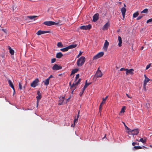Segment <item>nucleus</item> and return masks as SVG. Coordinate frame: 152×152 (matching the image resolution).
Returning <instances> with one entry per match:
<instances>
[{
    "mask_svg": "<svg viewBox=\"0 0 152 152\" xmlns=\"http://www.w3.org/2000/svg\"><path fill=\"white\" fill-rule=\"evenodd\" d=\"M68 50L69 49L67 46L65 48L61 49L60 50L62 52H65L68 51Z\"/></svg>",
    "mask_w": 152,
    "mask_h": 152,
    "instance_id": "obj_26",
    "label": "nucleus"
},
{
    "mask_svg": "<svg viewBox=\"0 0 152 152\" xmlns=\"http://www.w3.org/2000/svg\"><path fill=\"white\" fill-rule=\"evenodd\" d=\"M126 69H125L124 68H122L120 69V70L121 71H126Z\"/></svg>",
    "mask_w": 152,
    "mask_h": 152,
    "instance_id": "obj_48",
    "label": "nucleus"
},
{
    "mask_svg": "<svg viewBox=\"0 0 152 152\" xmlns=\"http://www.w3.org/2000/svg\"><path fill=\"white\" fill-rule=\"evenodd\" d=\"M80 81L81 79H79L77 81L78 82V83H80Z\"/></svg>",
    "mask_w": 152,
    "mask_h": 152,
    "instance_id": "obj_58",
    "label": "nucleus"
},
{
    "mask_svg": "<svg viewBox=\"0 0 152 152\" xmlns=\"http://www.w3.org/2000/svg\"><path fill=\"white\" fill-rule=\"evenodd\" d=\"M91 25L89 24L88 25L82 26L80 27V28L83 30H88L91 29Z\"/></svg>",
    "mask_w": 152,
    "mask_h": 152,
    "instance_id": "obj_5",
    "label": "nucleus"
},
{
    "mask_svg": "<svg viewBox=\"0 0 152 152\" xmlns=\"http://www.w3.org/2000/svg\"><path fill=\"white\" fill-rule=\"evenodd\" d=\"M79 114H80V111H79L78 112V114H77V118L78 119V118L79 116Z\"/></svg>",
    "mask_w": 152,
    "mask_h": 152,
    "instance_id": "obj_51",
    "label": "nucleus"
},
{
    "mask_svg": "<svg viewBox=\"0 0 152 152\" xmlns=\"http://www.w3.org/2000/svg\"><path fill=\"white\" fill-rule=\"evenodd\" d=\"M41 98V94H39L38 95L37 97L36 98L37 99V100H39Z\"/></svg>",
    "mask_w": 152,
    "mask_h": 152,
    "instance_id": "obj_36",
    "label": "nucleus"
},
{
    "mask_svg": "<svg viewBox=\"0 0 152 152\" xmlns=\"http://www.w3.org/2000/svg\"><path fill=\"white\" fill-rule=\"evenodd\" d=\"M77 45L76 44H72L68 46L69 49H72L76 47Z\"/></svg>",
    "mask_w": 152,
    "mask_h": 152,
    "instance_id": "obj_21",
    "label": "nucleus"
},
{
    "mask_svg": "<svg viewBox=\"0 0 152 152\" xmlns=\"http://www.w3.org/2000/svg\"><path fill=\"white\" fill-rule=\"evenodd\" d=\"M126 9L124 7H123L121 9V12L123 16V18H124L125 17V15L126 12Z\"/></svg>",
    "mask_w": 152,
    "mask_h": 152,
    "instance_id": "obj_15",
    "label": "nucleus"
},
{
    "mask_svg": "<svg viewBox=\"0 0 152 152\" xmlns=\"http://www.w3.org/2000/svg\"><path fill=\"white\" fill-rule=\"evenodd\" d=\"M126 74L128 75V73L133 74V71L134 70L133 69H126Z\"/></svg>",
    "mask_w": 152,
    "mask_h": 152,
    "instance_id": "obj_14",
    "label": "nucleus"
},
{
    "mask_svg": "<svg viewBox=\"0 0 152 152\" xmlns=\"http://www.w3.org/2000/svg\"><path fill=\"white\" fill-rule=\"evenodd\" d=\"M152 22V18L148 20L146 22L147 23H148L150 22Z\"/></svg>",
    "mask_w": 152,
    "mask_h": 152,
    "instance_id": "obj_41",
    "label": "nucleus"
},
{
    "mask_svg": "<svg viewBox=\"0 0 152 152\" xmlns=\"http://www.w3.org/2000/svg\"><path fill=\"white\" fill-rule=\"evenodd\" d=\"M58 23H56L55 22L52 21H45L43 23L48 26H51L53 25H57L58 23H61L60 20H59Z\"/></svg>",
    "mask_w": 152,
    "mask_h": 152,
    "instance_id": "obj_2",
    "label": "nucleus"
},
{
    "mask_svg": "<svg viewBox=\"0 0 152 152\" xmlns=\"http://www.w3.org/2000/svg\"><path fill=\"white\" fill-rule=\"evenodd\" d=\"M11 87V88H12V89L13 90V91L15 90V88H14V86H12V87Z\"/></svg>",
    "mask_w": 152,
    "mask_h": 152,
    "instance_id": "obj_56",
    "label": "nucleus"
},
{
    "mask_svg": "<svg viewBox=\"0 0 152 152\" xmlns=\"http://www.w3.org/2000/svg\"><path fill=\"white\" fill-rule=\"evenodd\" d=\"M79 83H78L77 81H76H76H75V83H73L72 86L71 85V83H70L69 84L70 85L71 87L72 88H73L74 87L73 91H72V92H73L74 90H75L76 88L75 86H77Z\"/></svg>",
    "mask_w": 152,
    "mask_h": 152,
    "instance_id": "obj_9",
    "label": "nucleus"
},
{
    "mask_svg": "<svg viewBox=\"0 0 152 152\" xmlns=\"http://www.w3.org/2000/svg\"><path fill=\"white\" fill-rule=\"evenodd\" d=\"M107 97H108V96H107L105 98H103V101H102V102H101V103L102 104L104 103L105 102V101H106V99H107Z\"/></svg>",
    "mask_w": 152,
    "mask_h": 152,
    "instance_id": "obj_34",
    "label": "nucleus"
},
{
    "mask_svg": "<svg viewBox=\"0 0 152 152\" xmlns=\"http://www.w3.org/2000/svg\"><path fill=\"white\" fill-rule=\"evenodd\" d=\"M38 16L36 15L33 16H27V17L30 19L31 20H35L34 18H36Z\"/></svg>",
    "mask_w": 152,
    "mask_h": 152,
    "instance_id": "obj_22",
    "label": "nucleus"
},
{
    "mask_svg": "<svg viewBox=\"0 0 152 152\" xmlns=\"http://www.w3.org/2000/svg\"><path fill=\"white\" fill-rule=\"evenodd\" d=\"M56 59L55 58H53L51 59V63H53L56 61Z\"/></svg>",
    "mask_w": 152,
    "mask_h": 152,
    "instance_id": "obj_40",
    "label": "nucleus"
},
{
    "mask_svg": "<svg viewBox=\"0 0 152 152\" xmlns=\"http://www.w3.org/2000/svg\"><path fill=\"white\" fill-rule=\"evenodd\" d=\"M109 26V24L107 22L103 26L102 29L104 30H107Z\"/></svg>",
    "mask_w": 152,
    "mask_h": 152,
    "instance_id": "obj_17",
    "label": "nucleus"
},
{
    "mask_svg": "<svg viewBox=\"0 0 152 152\" xmlns=\"http://www.w3.org/2000/svg\"><path fill=\"white\" fill-rule=\"evenodd\" d=\"M146 85H144V83H143V88H144V90L145 91L146 90Z\"/></svg>",
    "mask_w": 152,
    "mask_h": 152,
    "instance_id": "obj_49",
    "label": "nucleus"
},
{
    "mask_svg": "<svg viewBox=\"0 0 152 152\" xmlns=\"http://www.w3.org/2000/svg\"><path fill=\"white\" fill-rule=\"evenodd\" d=\"M138 15L139 13L138 12H137L133 14V17L134 18H136L137 16H138Z\"/></svg>",
    "mask_w": 152,
    "mask_h": 152,
    "instance_id": "obj_30",
    "label": "nucleus"
},
{
    "mask_svg": "<svg viewBox=\"0 0 152 152\" xmlns=\"http://www.w3.org/2000/svg\"><path fill=\"white\" fill-rule=\"evenodd\" d=\"M82 52H80V53H79V55H78V56H81V55H82Z\"/></svg>",
    "mask_w": 152,
    "mask_h": 152,
    "instance_id": "obj_54",
    "label": "nucleus"
},
{
    "mask_svg": "<svg viewBox=\"0 0 152 152\" xmlns=\"http://www.w3.org/2000/svg\"><path fill=\"white\" fill-rule=\"evenodd\" d=\"M79 83H78L77 81H76H76H75V83H73L72 86L71 85V83H70L69 84L70 85L71 87L72 88H73L74 87L73 91H72V92H73L74 90H75L76 88L75 86H77Z\"/></svg>",
    "mask_w": 152,
    "mask_h": 152,
    "instance_id": "obj_8",
    "label": "nucleus"
},
{
    "mask_svg": "<svg viewBox=\"0 0 152 152\" xmlns=\"http://www.w3.org/2000/svg\"><path fill=\"white\" fill-rule=\"evenodd\" d=\"M85 89H86V88H85L84 87H83V88L82 90L80 91V93L79 94V95L80 96H81L82 95V94L83 93V92H84V91H85Z\"/></svg>",
    "mask_w": 152,
    "mask_h": 152,
    "instance_id": "obj_27",
    "label": "nucleus"
},
{
    "mask_svg": "<svg viewBox=\"0 0 152 152\" xmlns=\"http://www.w3.org/2000/svg\"><path fill=\"white\" fill-rule=\"evenodd\" d=\"M53 77V76L52 75H51L48 78V79H49L50 80V79L51 78H52V77Z\"/></svg>",
    "mask_w": 152,
    "mask_h": 152,
    "instance_id": "obj_50",
    "label": "nucleus"
},
{
    "mask_svg": "<svg viewBox=\"0 0 152 152\" xmlns=\"http://www.w3.org/2000/svg\"><path fill=\"white\" fill-rule=\"evenodd\" d=\"M79 74H77L76 75V76L75 77V81H76L77 80V79L79 78Z\"/></svg>",
    "mask_w": 152,
    "mask_h": 152,
    "instance_id": "obj_42",
    "label": "nucleus"
},
{
    "mask_svg": "<svg viewBox=\"0 0 152 152\" xmlns=\"http://www.w3.org/2000/svg\"><path fill=\"white\" fill-rule=\"evenodd\" d=\"M150 80V79H149L148 77L146 78L145 79V80L144 82V85H147V83L148 81Z\"/></svg>",
    "mask_w": 152,
    "mask_h": 152,
    "instance_id": "obj_25",
    "label": "nucleus"
},
{
    "mask_svg": "<svg viewBox=\"0 0 152 152\" xmlns=\"http://www.w3.org/2000/svg\"><path fill=\"white\" fill-rule=\"evenodd\" d=\"M132 134L133 135H137L139 133V130L138 129H134L132 130Z\"/></svg>",
    "mask_w": 152,
    "mask_h": 152,
    "instance_id": "obj_16",
    "label": "nucleus"
},
{
    "mask_svg": "<svg viewBox=\"0 0 152 152\" xmlns=\"http://www.w3.org/2000/svg\"><path fill=\"white\" fill-rule=\"evenodd\" d=\"M106 137V134H105V136H104V137L102 139H104V138H105V137Z\"/></svg>",
    "mask_w": 152,
    "mask_h": 152,
    "instance_id": "obj_63",
    "label": "nucleus"
},
{
    "mask_svg": "<svg viewBox=\"0 0 152 152\" xmlns=\"http://www.w3.org/2000/svg\"><path fill=\"white\" fill-rule=\"evenodd\" d=\"M8 83L10 85V86L11 87H12V86H14L12 83L11 81L9 80H8Z\"/></svg>",
    "mask_w": 152,
    "mask_h": 152,
    "instance_id": "obj_31",
    "label": "nucleus"
},
{
    "mask_svg": "<svg viewBox=\"0 0 152 152\" xmlns=\"http://www.w3.org/2000/svg\"><path fill=\"white\" fill-rule=\"evenodd\" d=\"M103 74L100 70H97L95 75L97 77H100L102 76Z\"/></svg>",
    "mask_w": 152,
    "mask_h": 152,
    "instance_id": "obj_10",
    "label": "nucleus"
},
{
    "mask_svg": "<svg viewBox=\"0 0 152 152\" xmlns=\"http://www.w3.org/2000/svg\"><path fill=\"white\" fill-rule=\"evenodd\" d=\"M109 42L107 40H106L105 41V42L104 44L103 48L105 50H107V48L109 45Z\"/></svg>",
    "mask_w": 152,
    "mask_h": 152,
    "instance_id": "obj_12",
    "label": "nucleus"
},
{
    "mask_svg": "<svg viewBox=\"0 0 152 152\" xmlns=\"http://www.w3.org/2000/svg\"><path fill=\"white\" fill-rule=\"evenodd\" d=\"M118 45L119 47L121 46V44L122 43V39L120 36H118Z\"/></svg>",
    "mask_w": 152,
    "mask_h": 152,
    "instance_id": "obj_18",
    "label": "nucleus"
},
{
    "mask_svg": "<svg viewBox=\"0 0 152 152\" xmlns=\"http://www.w3.org/2000/svg\"><path fill=\"white\" fill-rule=\"evenodd\" d=\"M62 69V67L58 66L57 64H55L52 67V69L54 70H57Z\"/></svg>",
    "mask_w": 152,
    "mask_h": 152,
    "instance_id": "obj_7",
    "label": "nucleus"
},
{
    "mask_svg": "<svg viewBox=\"0 0 152 152\" xmlns=\"http://www.w3.org/2000/svg\"><path fill=\"white\" fill-rule=\"evenodd\" d=\"M104 54V53L103 52H99L96 55L93 57V59L96 60L102 57Z\"/></svg>",
    "mask_w": 152,
    "mask_h": 152,
    "instance_id": "obj_3",
    "label": "nucleus"
},
{
    "mask_svg": "<svg viewBox=\"0 0 152 152\" xmlns=\"http://www.w3.org/2000/svg\"><path fill=\"white\" fill-rule=\"evenodd\" d=\"M148 12V9L147 8H146L144 9L143 11H142L141 13H146L147 12Z\"/></svg>",
    "mask_w": 152,
    "mask_h": 152,
    "instance_id": "obj_33",
    "label": "nucleus"
},
{
    "mask_svg": "<svg viewBox=\"0 0 152 152\" xmlns=\"http://www.w3.org/2000/svg\"><path fill=\"white\" fill-rule=\"evenodd\" d=\"M134 148L136 149H140L142 148V147L140 146H135Z\"/></svg>",
    "mask_w": 152,
    "mask_h": 152,
    "instance_id": "obj_37",
    "label": "nucleus"
},
{
    "mask_svg": "<svg viewBox=\"0 0 152 152\" xmlns=\"http://www.w3.org/2000/svg\"><path fill=\"white\" fill-rule=\"evenodd\" d=\"M142 16H139L137 18V20H139L141 19L142 17Z\"/></svg>",
    "mask_w": 152,
    "mask_h": 152,
    "instance_id": "obj_43",
    "label": "nucleus"
},
{
    "mask_svg": "<svg viewBox=\"0 0 152 152\" xmlns=\"http://www.w3.org/2000/svg\"><path fill=\"white\" fill-rule=\"evenodd\" d=\"M143 48V47H142L141 48V50H142Z\"/></svg>",
    "mask_w": 152,
    "mask_h": 152,
    "instance_id": "obj_64",
    "label": "nucleus"
},
{
    "mask_svg": "<svg viewBox=\"0 0 152 152\" xmlns=\"http://www.w3.org/2000/svg\"><path fill=\"white\" fill-rule=\"evenodd\" d=\"M126 95L127 96L128 98H132V97H130L128 94H126Z\"/></svg>",
    "mask_w": 152,
    "mask_h": 152,
    "instance_id": "obj_52",
    "label": "nucleus"
},
{
    "mask_svg": "<svg viewBox=\"0 0 152 152\" xmlns=\"http://www.w3.org/2000/svg\"><path fill=\"white\" fill-rule=\"evenodd\" d=\"M91 83H85V85H84V87L86 88L89 85H90L91 84Z\"/></svg>",
    "mask_w": 152,
    "mask_h": 152,
    "instance_id": "obj_32",
    "label": "nucleus"
},
{
    "mask_svg": "<svg viewBox=\"0 0 152 152\" xmlns=\"http://www.w3.org/2000/svg\"><path fill=\"white\" fill-rule=\"evenodd\" d=\"M37 94L39 95V94H41L40 93V92L39 91H38L37 92Z\"/></svg>",
    "mask_w": 152,
    "mask_h": 152,
    "instance_id": "obj_55",
    "label": "nucleus"
},
{
    "mask_svg": "<svg viewBox=\"0 0 152 152\" xmlns=\"http://www.w3.org/2000/svg\"><path fill=\"white\" fill-rule=\"evenodd\" d=\"M125 108V107H123L121 109V113H124V109Z\"/></svg>",
    "mask_w": 152,
    "mask_h": 152,
    "instance_id": "obj_45",
    "label": "nucleus"
},
{
    "mask_svg": "<svg viewBox=\"0 0 152 152\" xmlns=\"http://www.w3.org/2000/svg\"><path fill=\"white\" fill-rule=\"evenodd\" d=\"M59 100L58 101V105H61L62 104L63 102H64V97H60L59 98Z\"/></svg>",
    "mask_w": 152,
    "mask_h": 152,
    "instance_id": "obj_11",
    "label": "nucleus"
},
{
    "mask_svg": "<svg viewBox=\"0 0 152 152\" xmlns=\"http://www.w3.org/2000/svg\"><path fill=\"white\" fill-rule=\"evenodd\" d=\"M144 76L145 78V79L146 78H147L148 77H147L145 75H144Z\"/></svg>",
    "mask_w": 152,
    "mask_h": 152,
    "instance_id": "obj_59",
    "label": "nucleus"
},
{
    "mask_svg": "<svg viewBox=\"0 0 152 152\" xmlns=\"http://www.w3.org/2000/svg\"><path fill=\"white\" fill-rule=\"evenodd\" d=\"M8 49L9 50L10 53L12 55H14V51L10 47L8 46Z\"/></svg>",
    "mask_w": 152,
    "mask_h": 152,
    "instance_id": "obj_20",
    "label": "nucleus"
},
{
    "mask_svg": "<svg viewBox=\"0 0 152 152\" xmlns=\"http://www.w3.org/2000/svg\"><path fill=\"white\" fill-rule=\"evenodd\" d=\"M57 46L58 47H63V45L62 44L61 42H58L57 44Z\"/></svg>",
    "mask_w": 152,
    "mask_h": 152,
    "instance_id": "obj_29",
    "label": "nucleus"
},
{
    "mask_svg": "<svg viewBox=\"0 0 152 152\" xmlns=\"http://www.w3.org/2000/svg\"><path fill=\"white\" fill-rule=\"evenodd\" d=\"M135 144H136V143L134 142H133L132 143V145L133 146H134L135 145Z\"/></svg>",
    "mask_w": 152,
    "mask_h": 152,
    "instance_id": "obj_53",
    "label": "nucleus"
},
{
    "mask_svg": "<svg viewBox=\"0 0 152 152\" xmlns=\"http://www.w3.org/2000/svg\"><path fill=\"white\" fill-rule=\"evenodd\" d=\"M124 126L125 127V129L126 130V129H129V128H128L125 124L124 123Z\"/></svg>",
    "mask_w": 152,
    "mask_h": 152,
    "instance_id": "obj_47",
    "label": "nucleus"
},
{
    "mask_svg": "<svg viewBox=\"0 0 152 152\" xmlns=\"http://www.w3.org/2000/svg\"><path fill=\"white\" fill-rule=\"evenodd\" d=\"M78 119L77 118H75L74 119L73 121V123L74 124H75V123L77 122Z\"/></svg>",
    "mask_w": 152,
    "mask_h": 152,
    "instance_id": "obj_44",
    "label": "nucleus"
},
{
    "mask_svg": "<svg viewBox=\"0 0 152 152\" xmlns=\"http://www.w3.org/2000/svg\"><path fill=\"white\" fill-rule=\"evenodd\" d=\"M19 87L20 90H21L22 89V84L21 83H19Z\"/></svg>",
    "mask_w": 152,
    "mask_h": 152,
    "instance_id": "obj_35",
    "label": "nucleus"
},
{
    "mask_svg": "<svg viewBox=\"0 0 152 152\" xmlns=\"http://www.w3.org/2000/svg\"><path fill=\"white\" fill-rule=\"evenodd\" d=\"M50 31H45L42 30H39L36 33V34L38 35H39L43 34L50 33Z\"/></svg>",
    "mask_w": 152,
    "mask_h": 152,
    "instance_id": "obj_6",
    "label": "nucleus"
},
{
    "mask_svg": "<svg viewBox=\"0 0 152 152\" xmlns=\"http://www.w3.org/2000/svg\"><path fill=\"white\" fill-rule=\"evenodd\" d=\"M78 70L79 69L77 68L73 69L72 71V73L71 74V75L72 74H74L75 73L77 72Z\"/></svg>",
    "mask_w": 152,
    "mask_h": 152,
    "instance_id": "obj_24",
    "label": "nucleus"
},
{
    "mask_svg": "<svg viewBox=\"0 0 152 152\" xmlns=\"http://www.w3.org/2000/svg\"><path fill=\"white\" fill-rule=\"evenodd\" d=\"M139 142H142L144 143L145 142V140H144L143 138L140 139L138 141Z\"/></svg>",
    "mask_w": 152,
    "mask_h": 152,
    "instance_id": "obj_38",
    "label": "nucleus"
},
{
    "mask_svg": "<svg viewBox=\"0 0 152 152\" xmlns=\"http://www.w3.org/2000/svg\"><path fill=\"white\" fill-rule=\"evenodd\" d=\"M49 79L47 78L45 81H43L45 85L46 86L48 85L49 83Z\"/></svg>",
    "mask_w": 152,
    "mask_h": 152,
    "instance_id": "obj_23",
    "label": "nucleus"
},
{
    "mask_svg": "<svg viewBox=\"0 0 152 152\" xmlns=\"http://www.w3.org/2000/svg\"><path fill=\"white\" fill-rule=\"evenodd\" d=\"M11 87V88H12V89L13 90V91L15 90V88H14V86H12V87Z\"/></svg>",
    "mask_w": 152,
    "mask_h": 152,
    "instance_id": "obj_57",
    "label": "nucleus"
},
{
    "mask_svg": "<svg viewBox=\"0 0 152 152\" xmlns=\"http://www.w3.org/2000/svg\"><path fill=\"white\" fill-rule=\"evenodd\" d=\"M39 82L38 79L37 78L31 83L30 86L33 88H35L38 85Z\"/></svg>",
    "mask_w": 152,
    "mask_h": 152,
    "instance_id": "obj_4",
    "label": "nucleus"
},
{
    "mask_svg": "<svg viewBox=\"0 0 152 152\" xmlns=\"http://www.w3.org/2000/svg\"><path fill=\"white\" fill-rule=\"evenodd\" d=\"M152 64L151 63L149 64L148 65H147L146 68V69H149L151 66V65Z\"/></svg>",
    "mask_w": 152,
    "mask_h": 152,
    "instance_id": "obj_39",
    "label": "nucleus"
},
{
    "mask_svg": "<svg viewBox=\"0 0 152 152\" xmlns=\"http://www.w3.org/2000/svg\"><path fill=\"white\" fill-rule=\"evenodd\" d=\"M62 75V74H58V76H61Z\"/></svg>",
    "mask_w": 152,
    "mask_h": 152,
    "instance_id": "obj_61",
    "label": "nucleus"
},
{
    "mask_svg": "<svg viewBox=\"0 0 152 152\" xmlns=\"http://www.w3.org/2000/svg\"><path fill=\"white\" fill-rule=\"evenodd\" d=\"M63 56V55L61 52L58 53L56 54V57L58 58H61L62 56Z\"/></svg>",
    "mask_w": 152,
    "mask_h": 152,
    "instance_id": "obj_19",
    "label": "nucleus"
},
{
    "mask_svg": "<svg viewBox=\"0 0 152 152\" xmlns=\"http://www.w3.org/2000/svg\"><path fill=\"white\" fill-rule=\"evenodd\" d=\"M86 61L85 57L82 56L80 57L77 61V64L78 66H82L84 64Z\"/></svg>",
    "mask_w": 152,
    "mask_h": 152,
    "instance_id": "obj_1",
    "label": "nucleus"
},
{
    "mask_svg": "<svg viewBox=\"0 0 152 152\" xmlns=\"http://www.w3.org/2000/svg\"><path fill=\"white\" fill-rule=\"evenodd\" d=\"M2 30L3 31H4V32H5V30L4 29H2Z\"/></svg>",
    "mask_w": 152,
    "mask_h": 152,
    "instance_id": "obj_60",
    "label": "nucleus"
},
{
    "mask_svg": "<svg viewBox=\"0 0 152 152\" xmlns=\"http://www.w3.org/2000/svg\"><path fill=\"white\" fill-rule=\"evenodd\" d=\"M102 104L101 103L99 107V112H100L102 110Z\"/></svg>",
    "mask_w": 152,
    "mask_h": 152,
    "instance_id": "obj_46",
    "label": "nucleus"
},
{
    "mask_svg": "<svg viewBox=\"0 0 152 152\" xmlns=\"http://www.w3.org/2000/svg\"><path fill=\"white\" fill-rule=\"evenodd\" d=\"M127 130H128V131L127 132L128 133V134H132V130L131 129L129 128V129H126Z\"/></svg>",
    "mask_w": 152,
    "mask_h": 152,
    "instance_id": "obj_28",
    "label": "nucleus"
},
{
    "mask_svg": "<svg viewBox=\"0 0 152 152\" xmlns=\"http://www.w3.org/2000/svg\"><path fill=\"white\" fill-rule=\"evenodd\" d=\"M99 15L98 13L95 14L93 16V20L94 22H96L99 19Z\"/></svg>",
    "mask_w": 152,
    "mask_h": 152,
    "instance_id": "obj_13",
    "label": "nucleus"
},
{
    "mask_svg": "<svg viewBox=\"0 0 152 152\" xmlns=\"http://www.w3.org/2000/svg\"><path fill=\"white\" fill-rule=\"evenodd\" d=\"M15 91H13V94H15Z\"/></svg>",
    "mask_w": 152,
    "mask_h": 152,
    "instance_id": "obj_62",
    "label": "nucleus"
}]
</instances>
